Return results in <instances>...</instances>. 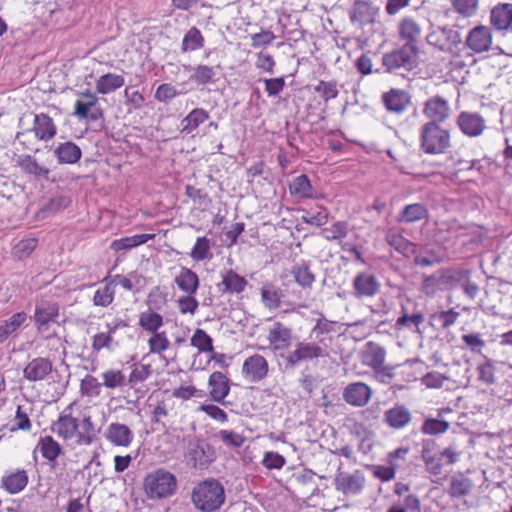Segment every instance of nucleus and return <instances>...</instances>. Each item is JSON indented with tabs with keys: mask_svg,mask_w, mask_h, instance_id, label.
<instances>
[{
	"mask_svg": "<svg viewBox=\"0 0 512 512\" xmlns=\"http://www.w3.org/2000/svg\"><path fill=\"white\" fill-rule=\"evenodd\" d=\"M73 404L66 407L56 421L53 422L51 430L64 441L75 440L79 446H89L98 437L99 430L96 428L91 416H84L80 422L72 416Z\"/></svg>",
	"mask_w": 512,
	"mask_h": 512,
	"instance_id": "nucleus-1",
	"label": "nucleus"
},
{
	"mask_svg": "<svg viewBox=\"0 0 512 512\" xmlns=\"http://www.w3.org/2000/svg\"><path fill=\"white\" fill-rule=\"evenodd\" d=\"M419 147L427 155L446 153L451 147L450 131L436 121L424 123L419 128Z\"/></svg>",
	"mask_w": 512,
	"mask_h": 512,
	"instance_id": "nucleus-2",
	"label": "nucleus"
},
{
	"mask_svg": "<svg viewBox=\"0 0 512 512\" xmlns=\"http://www.w3.org/2000/svg\"><path fill=\"white\" fill-rule=\"evenodd\" d=\"M195 507L202 512H214L223 505L225 492L222 484L215 479L198 483L191 495Z\"/></svg>",
	"mask_w": 512,
	"mask_h": 512,
	"instance_id": "nucleus-3",
	"label": "nucleus"
},
{
	"mask_svg": "<svg viewBox=\"0 0 512 512\" xmlns=\"http://www.w3.org/2000/svg\"><path fill=\"white\" fill-rule=\"evenodd\" d=\"M328 344L319 339L314 341H299L295 344L294 350L287 355L280 353L284 358L287 367H296L301 362L312 361L314 359L324 358L328 356Z\"/></svg>",
	"mask_w": 512,
	"mask_h": 512,
	"instance_id": "nucleus-4",
	"label": "nucleus"
},
{
	"mask_svg": "<svg viewBox=\"0 0 512 512\" xmlns=\"http://www.w3.org/2000/svg\"><path fill=\"white\" fill-rule=\"evenodd\" d=\"M176 485L175 476L163 469L149 473L144 480L145 491L152 499H160L172 495L176 489Z\"/></svg>",
	"mask_w": 512,
	"mask_h": 512,
	"instance_id": "nucleus-5",
	"label": "nucleus"
},
{
	"mask_svg": "<svg viewBox=\"0 0 512 512\" xmlns=\"http://www.w3.org/2000/svg\"><path fill=\"white\" fill-rule=\"evenodd\" d=\"M426 39L429 45L451 54H457L462 44L460 32L450 26H438L432 29Z\"/></svg>",
	"mask_w": 512,
	"mask_h": 512,
	"instance_id": "nucleus-6",
	"label": "nucleus"
},
{
	"mask_svg": "<svg viewBox=\"0 0 512 512\" xmlns=\"http://www.w3.org/2000/svg\"><path fill=\"white\" fill-rule=\"evenodd\" d=\"M417 52L416 45L404 44L398 49L385 53L382 57V64L388 72H393L400 68L411 69Z\"/></svg>",
	"mask_w": 512,
	"mask_h": 512,
	"instance_id": "nucleus-7",
	"label": "nucleus"
},
{
	"mask_svg": "<svg viewBox=\"0 0 512 512\" xmlns=\"http://www.w3.org/2000/svg\"><path fill=\"white\" fill-rule=\"evenodd\" d=\"M365 476L362 471L352 473L338 471L334 477V486L338 492L345 496H356L362 493L365 486Z\"/></svg>",
	"mask_w": 512,
	"mask_h": 512,
	"instance_id": "nucleus-8",
	"label": "nucleus"
},
{
	"mask_svg": "<svg viewBox=\"0 0 512 512\" xmlns=\"http://www.w3.org/2000/svg\"><path fill=\"white\" fill-rule=\"evenodd\" d=\"M58 317L59 305L57 302L42 300L36 304L33 319L40 334H47L51 325L57 323Z\"/></svg>",
	"mask_w": 512,
	"mask_h": 512,
	"instance_id": "nucleus-9",
	"label": "nucleus"
},
{
	"mask_svg": "<svg viewBox=\"0 0 512 512\" xmlns=\"http://www.w3.org/2000/svg\"><path fill=\"white\" fill-rule=\"evenodd\" d=\"M460 131L468 137L474 138L481 136L486 130V120L477 112H461L456 120Z\"/></svg>",
	"mask_w": 512,
	"mask_h": 512,
	"instance_id": "nucleus-10",
	"label": "nucleus"
},
{
	"mask_svg": "<svg viewBox=\"0 0 512 512\" xmlns=\"http://www.w3.org/2000/svg\"><path fill=\"white\" fill-rule=\"evenodd\" d=\"M186 458L194 468L202 470L214 461L215 453L209 444L195 442L189 444Z\"/></svg>",
	"mask_w": 512,
	"mask_h": 512,
	"instance_id": "nucleus-11",
	"label": "nucleus"
},
{
	"mask_svg": "<svg viewBox=\"0 0 512 512\" xmlns=\"http://www.w3.org/2000/svg\"><path fill=\"white\" fill-rule=\"evenodd\" d=\"M269 372V364L265 357L260 354H253L245 359L242 365V375L251 382L262 381Z\"/></svg>",
	"mask_w": 512,
	"mask_h": 512,
	"instance_id": "nucleus-12",
	"label": "nucleus"
},
{
	"mask_svg": "<svg viewBox=\"0 0 512 512\" xmlns=\"http://www.w3.org/2000/svg\"><path fill=\"white\" fill-rule=\"evenodd\" d=\"M423 114L429 121L444 123L451 114L449 101L440 95L432 96L424 103Z\"/></svg>",
	"mask_w": 512,
	"mask_h": 512,
	"instance_id": "nucleus-13",
	"label": "nucleus"
},
{
	"mask_svg": "<svg viewBox=\"0 0 512 512\" xmlns=\"http://www.w3.org/2000/svg\"><path fill=\"white\" fill-rule=\"evenodd\" d=\"M352 287L356 298H372L379 293L381 284L372 273L361 272L354 277Z\"/></svg>",
	"mask_w": 512,
	"mask_h": 512,
	"instance_id": "nucleus-14",
	"label": "nucleus"
},
{
	"mask_svg": "<svg viewBox=\"0 0 512 512\" xmlns=\"http://www.w3.org/2000/svg\"><path fill=\"white\" fill-rule=\"evenodd\" d=\"M269 348L275 354L287 350L292 341V330L281 322H275L268 330Z\"/></svg>",
	"mask_w": 512,
	"mask_h": 512,
	"instance_id": "nucleus-15",
	"label": "nucleus"
},
{
	"mask_svg": "<svg viewBox=\"0 0 512 512\" xmlns=\"http://www.w3.org/2000/svg\"><path fill=\"white\" fill-rule=\"evenodd\" d=\"M465 45L474 53L489 51L492 45L490 28L479 25L471 29L465 39Z\"/></svg>",
	"mask_w": 512,
	"mask_h": 512,
	"instance_id": "nucleus-16",
	"label": "nucleus"
},
{
	"mask_svg": "<svg viewBox=\"0 0 512 512\" xmlns=\"http://www.w3.org/2000/svg\"><path fill=\"white\" fill-rule=\"evenodd\" d=\"M104 437L113 446L128 448L134 440V433L129 426L112 422L107 426Z\"/></svg>",
	"mask_w": 512,
	"mask_h": 512,
	"instance_id": "nucleus-17",
	"label": "nucleus"
},
{
	"mask_svg": "<svg viewBox=\"0 0 512 512\" xmlns=\"http://www.w3.org/2000/svg\"><path fill=\"white\" fill-rule=\"evenodd\" d=\"M372 396L371 388L364 382H354L348 384L342 393V397L346 403L355 406H365Z\"/></svg>",
	"mask_w": 512,
	"mask_h": 512,
	"instance_id": "nucleus-18",
	"label": "nucleus"
},
{
	"mask_svg": "<svg viewBox=\"0 0 512 512\" xmlns=\"http://www.w3.org/2000/svg\"><path fill=\"white\" fill-rule=\"evenodd\" d=\"M52 369V362L48 358L37 357L25 366L23 377L29 382L43 381L51 374Z\"/></svg>",
	"mask_w": 512,
	"mask_h": 512,
	"instance_id": "nucleus-19",
	"label": "nucleus"
},
{
	"mask_svg": "<svg viewBox=\"0 0 512 512\" xmlns=\"http://www.w3.org/2000/svg\"><path fill=\"white\" fill-rule=\"evenodd\" d=\"M210 398L217 403L224 404L230 392V379L220 371L213 372L208 379Z\"/></svg>",
	"mask_w": 512,
	"mask_h": 512,
	"instance_id": "nucleus-20",
	"label": "nucleus"
},
{
	"mask_svg": "<svg viewBox=\"0 0 512 512\" xmlns=\"http://www.w3.org/2000/svg\"><path fill=\"white\" fill-rule=\"evenodd\" d=\"M221 276L222 280L217 288L222 294H240L248 285V281L232 269L224 271Z\"/></svg>",
	"mask_w": 512,
	"mask_h": 512,
	"instance_id": "nucleus-21",
	"label": "nucleus"
},
{
	"mask_svg": "<svg viewBox=\"0 0 512 512\" xmlns=\"http://www.w3.org/2000/svg\"><path fill=\"white\" fill-rule=\"evenodd\" d=\"M97 102L96 93L86 90L80 93V98L76 100L73 114L80 119L96 120L98 115L93 113L92 110L96 107Z\"/></svg>",
	"mask_w": 512,
	"mask_h": 512,
	"instance_id": "nucleus-22",
	"label": "nucleus"
},
{
	"mask_svg": "<svg viewBox=\"0 0 512 512\" xmlns=\"http://www.w3.org/2000/svg\"><path fill=\"white\" fill-rule=\"evenodd\" d=\"M29 482L27 471L24 469H17L15 471L7 472L1 479V486L9 494H18L22 492Z\"/></svg>",
	"mask_w": 512,
	"mask_h": 512,
	"instance_id": "nucleus-23",
	"label": "nucleus"
},
{
	"mask_svg": "<svg viewBox=\"0 0 512 512\" xmlns=\"http://www.w3.org/2000/svg\"><path fill=\"white\" fill-rule=\"evenodd\" d=\"M386 359V350L384 347L379 344L369 341L365 344L363 353H362V363L373 369H378L383 364H385Z\"/></svg>",
	"mask_w": 512,
	"mask_h": 512,
	"instance_id": "nucleus-24",
	"label": "nucleus"
},
{
	"mask_svg": "<svg viewBox=\"0 0 512 512\" xmlns=\"http://www.w3.org/2000/svg\"><path fill=\"white\" fill-rule=\"evenodd\" d=\"M33 131L37 139L49 141L55 137L57 128L50 116L40 113L34 116Z\"/></svg>",
	"mask_w": 512,
	"mask_h": 512,
	"instance_id": "nucleus-25",
	"label": "nucleus"
},
{
	"mask_svg": "<svg viewBox=\"0 0 512 512\" xmlns=\"http://www.w3.org/2000/svg\"><path fill=\"white\" fill-rule=\"evenodd\" d=\"M383 103L387 110L401 114L410 104V96L401 89H391L383 95Z\"/></svg>",
	"mask_w": 512,
	"mask_h": 512,
	"instance_id": "nucleus-26",
	"label": "nucleus"
},
{
	"mask_svg": "<svg viewBox=\"0 0 512 512\" xmlns=\"http://www.w3.org/2000/svg\"><path fill=\"white\" fill-rule=\"evenodd\" d=\"M289 192L296 199H317L318 195L312 187L307 175L295 177L289 184Z\"/></svg>",
	"mask_w": 512,
	"mask_h": 512,
	"instance_id": "nucleus-27",
	"label": "nucleus"
},
{
	"mask_svg": "<svg viewBox=\"0 0 512 512\" xmlns=\"http://www.w3.org/2000/svg\"><path fill=\"white\" fill-rule=\"evenodd\" d=\"M175 284L178 289L185 294H196L200 280L198 275L187 267H181L179 273L175 276Z\"/></svg>",
	"mask_w": 512,
	"mask_h": 512,
	"instance_id": "nucleus-28",
	"label": "nucleus"
},
{
	"mask_svg": "<svg viewBox=\"0 0 512 512\" xmlns=\"http://www.w3.org/2000/svg\"><path fill=\"white\" fill-rule=\"evenodd\" d=\"M210 118L209 112L203 108H195L181 120V133L193 135L200 125Z\"/></svg>",
	"mask_w": 512,
	"mask_h": 512,
	"instance_id": "nucleus-29",
	"label": "nucleus"
},
{
	"mask_svg": "<svg viewBox=\"0 0 512 512\" xmlns=\"http://www.w3.org/2000/svg\"><path fill=\"white\" fill-rule=\"evenodd\" d=\"M54 155L59 164H75L81 159L82 151L78 145L67 141L54 149Z\"/></svg>",
	"mask_w": 512,
	"mask_h": 512,
	"instance_id": "nucleus-30",
	"label": "nucleus"
},
{
	"mask_svg": "<svg viewBox=\"0 0 512 512\" xmlns=\"http://www.w3.org/2000/svg\"><path fill=\"white\" fill-rule=\"evenodd\" d=\"M398 33L405 44L415 45L421 36L422 28L414 18L405 17L398 25Z\"/></svg>",
	"mask_w": 512,
	"mask_h": 512,
	"instance_id": "nucleus-31",
	"label": "nucleus"
},
{
	"mask_svg": "<svg viewBox=\"0 0 512 512\" xmlns=\"http://www.w3.org/2000/svg\"><path fill=\"white\" fill-rule=\"evenodd\" d=\"M125 78L121 74L106 73L101 75L95 84L96 92L107 95L123 87Z\"/></svg>",
	"mask_w": 512,
	"mask_h": 512,
	"instance_id": "nucleus-32",
	"label": "nucleus"
},
{
	"mask_svg": "<svg viewBox=\"0 0 512 512\" xmlns=\"http://www.w3.org/2000/svg\"><path fill=\"white\" fill-rule=\"evenodd\" d=\"M491 23L497 30H507L512 26V4H499L491 11Z\"/></svg>",
	"mask_w": 512,
	"mask_h": 512,
	"instance_id": "nucleus-33",
	"label": "nucleus"
},
{
	"mask_svg": "<svg viewBox=\"0 0 512 512\" xmlns=\"http://www.w3.org/2000/svg\"><path fill=\"white\" fill-rule=\"evenodd\" d=\"M385 422L394 429H401L411 421V413L404 406H395L384 414Z\"/></svg>",
	"mask_w": 512,
	"mask_h": 512,
	"instance_id": "nucleus-34",
	"label": "nucleus"
},
{
	"mask_svg": "<svg viewBox=\"0 0 512 512\" xmlns=\"http://www.w3.org/2000/svg\"><path fill=\"white\" fill-rule=\"evenodd\" d=\"M387 243L393 247L398 253L402 254L405 257H410L411 255H415L416 245L403 237L401 234L396 233L395 231H388L386 235Z\"/></svg>",
	"mask_w": 512,
	"mask_h": 512,
	"instance_id": "nucleus-35",
	"label": "nucleus"
},
{
	"mask_svg": "<svg viewBox=\"0 0 512 512\" xmlns=\"http://www.w3.org/2000/svg\"><path fill=\"white\" fill-rule=\"evenodd\" d=\"M139 326L146 332L155 333L164 325V318L153 309H147L139 314Z\"/></svg>",
	"mask_w": 512,
	"mask_h": 512,
	"instance_id": "nucleus-36",
	"label": "nucleus"
},
{
	"mask_svg": "<svg viewBox=\"0 0 512 512\" xmlns=\"http://www.w3.org/2000/svg\"><path fill=\"white\" fill-rule=\"evenodd\" d=\"M155 238V234H136L116 239L111 243V249L118 252L122 250H129L145 244L149 240Z\"/></svg>",
	"mask_w": 512,
	"mask_h": 512,
	"instance_id": "nucleus-37",
	"label": "nucleus"
},
{
	"mask_svg": "<svg viewBox=\"0 0 512 512\" xmlns=\"http://www.w3.org/2000/svg\"><path fill=\"white\" fill-rule=\"evenodd\" d=\"M428 216L426 207L420 203L406 205L397 216L400 223H412Z\"/></svg>",
	"mask_w": 512,
	"mask_h": 512,
	"instance_id": "nucleus-38",
	"label": "nucleus"
},
{
	"mask_svg": "<svg viewBox=\"0 0 512 512\" xmlns=\"http://www.w3.org/2000/svg\"><path fill=\"white\" fill-rule=\"evenodd\" d=\"M17 163L24 172L33 175L36 178L47 179L49 176L50 170L44 166H41L31 155L21 156L17 160Z\"/></svg>",
	"mask_w": 512,
	"mask_h": 512,
	"instance_id": "nucleus-39",
	"label": "nucleus"
},
{
	"mask_svg": "<svg viewBox=\"0 0 512 512\" xmlns=\"http://www.w3.org/2000/svg\"><path fill=\"white\" fill-rule=\"evenodd\" d=\"M103 286L99 287L94 294L93 304L98 307H108L115 298V289L110 281V276L102 281Z\"/></svg>",
	"mask_w": 512,
	"mask_h": 512,
	"instance_id": "nucleus-40",
	"label": "nucleus"
},
{
	"mask_svg": "<svg viewBox=\"0 0 512 512\" xmlns=\"http://www.w3.org/2000/svg\"><path fill=\"white\" fill-rule=\"evenodd\" d=\"M473 487L472 480L462 473L456 474L452 476L450 487H449V495L453 498H460L462 496L468 495Z\"/></svg>",
	"mask_w": 512,
	"mask_h": 512,
	"instance_id": "nucleus-41",
	"label": "nucleus"
},
{
	"mask_svg": "<svg viewBox=\"0 0 512 512\" xmlns=\"http://www.w3.org/2000/svg\"><path fill=\"white\" fill-rule=\"evenodd\" d=\"M102 385L107 389H120L127 385V378L122 370L110 368L100 375Z\"/></svg>",
	"mask_w": 512,
	"mask_h": 512,
	"instance_id": "nucleus-42",
	"label": "nucleus"
},
{
	"mask_svg": "<svg viewBox=\"0 0 512 512\" xmlns=\"http://www.w3.org/2000/svg\"><path fill=\"white\" fill-rule=\"evenodd\" d=\"M443 260L444 253L441 250L425 247L415 254L414 263L421 267H429L441 263Z\"/></svg>",
	"mask_w": 512,
	"mask_h": 512,
	"instance_id": "nucleus-43",
	"label": "nucleus"
},
{
	"mask_svg": "<svg viewBox=\"0 0 512 512\" xmlns=\"http://www.w3.org/2000/svg\"><path fill=\"white\" fill-rule=\"evenodd\" d=\"M37 449L48 461L56 460L62 452L60 444L52 436L41 437L38 441Z\"/></svg>",
	"mask_w": 512,
	"mask_h": 512,
	"instance_id": "nucleus-44",
	"label": "nucleus"
},
{
	"mask_svg": "<svg viewBox=\"0 0 512 512\" xmlns=\"http://www.w3.org/2000/svg\"><path fill=\"white\" fill-rule=\"evenodd\" d=\"M205 39L201 31L196 28H190L184 35L181 44L182 52H192L203 48Z\"/></svg>",
	"mask_w": 512,
	"mask_h": 512,
	"instance_id": "nucleus-45",
	"label": "nucleus"
},
{
	"mask_svg": "<svg viewBox=\"0 0 512 512\" xmlns=\"http://www.w3.org/2000/svg\"><path fill=\"white\" fill-rule=\"evenodd\" d=\"M282 293L279 288L271 283L261 287V300L264 306L270 310L278 309L281 305Z\"/></svg>",
	"mask_w": 512,
	"mask_h": 512,
	"instance_id": "nucleus-46",
	"label": "nucleus"
},
{
	"mask_svg": "<svg viewBox=\"0 0 512 512\" xmlns=\"http://www.w3.org/2000/svg\"><path fill=\"white\" fill-rule=\"evenodd\" d=\"M26 319L27 314L25 312H18L2 322L0 324V343L4 342L13 332L20 328Z\"/></svg>",
	"mask_w": 512,
	"mask_h": 512,
	"instance_id": "nucleus-47",
	"label": "nucleus"
},
{
	"mask_svg": "<svg viewBox=\"0 0 512 512\" xmlns=\"http://www.w3.org/2000/svg\"><path fill=\"white\" fill-rule=\"evenodd\" d=\"M291 273L295 282L303 289H311L315 282V275L311 272L309 265L305 262L294 266Z\"/></svg>",
	"mask_w": 512,
	"mask_h": 512,
	"instance_id": "nucleus-48",
	"label": "nucleus"
},
{
	"mask_svg": "<svg viewBox=\"0 0 512 512\" xmlns=\"http://www.w3.org/2000/svg\"><path fill=\"white\" fill-rule=\"evenodd\" d=\"M216 70L212 66L199 64L193 68L190 80L197 85H207L214 81Z\"/></svg>",
	"mask_w": 512,
	"mask_h": 512,
	"instance_id": "nucleus-49",
	"label": "nucleus"
},
{
	"mask_svg": "<svg viewBox=\"0 0 512 512\" xmlns=\"http://www.w3.org/2000/svg\"><path fill=\"white\" fill-rule=\"evenodd\" d=\"M314 92L325 102L335 99L339 95L338 84L334 80H319L314 86Z\"/></svg>",
	"mask_w": 512,
	"mask_h": 512,
	"instance_id": "nucleus-50",
	"label": "nucleus"
},
{
	"mask_svg": "<svg viewBox=\"0 0 512 512\" xmlns=\"http://www.w3.org/2000/svg\"><path fill=\"white\" fill-rule=\"evenodd\" d=\"M190 257L197 262L211 259V241L206 236L198 237L191 249Z\"/></svg>",
	"mask_w": 512,
	"mask_h": 512,
	"instance_id": "nucleus-51",
	"label": "nucleus"
},
{
	"mask_svg": "<svg viewBox=\"0 0 512 512\" xmlns=\"http://www.w3.org/2000/svg\"><path fill=\"white\" fill-rule=\"evenodd\" d=\"M425 317L424 314L420 311H417L411 315L406 313L404 307H402V315L396 320L395 328H415V331H419V326L424 322Z\"/></svg>",
	"mask_w": 512,
	"mask_h": 512,
	"instance_id": "nucleus-52",
	"label": "nucleus"
},
{
	"mask_svg": "<svg viewBox=\"0 0 512 512\" xmlns=\"http://www.w3.org/2000/svg\"><path fill=\"white\" fill-rule=\"evenodd\" d=\"M387 512H421V503L415 494H407L399 503L392 505Z\"/></svg>",
	"mask_w": 512,
	"mask_h": 512,
	"instance_id": "nucleus-53",
	"label": "nucleus"
},
{
	"mask_svg": "<svg viewBox=\"0 0 512 512\" xmlns=\"http://www.w3.org/2000/svg\"><path fill=\"white\" fill-rule=\"evenodd\" d=\"M336 326L337 322L330 321L324 317H321L320 319L317 320L315 326L312 328L310 332V337H313L318 342L320 339L327 343L326 338L324 336L329 333L336 332Z\"/></svg>",
	"mask_w": 512,
	"mask_h": 512,
	"instance_id": "nucleus-54",
	"label": "nucleus"
},
{
	"mask_svg": "<svg viewBox=\"0 0 512 512\" xmlns=\"http://www.w3.org/2000/svg\"><path fill=\"white\" fill-rule=\"evenodd\" d=\"M349 226L347 222L338 221L330 227L324 228L321 235L328 241H341L348 235Z\"/></svg>",
	"mask_w": 512,
	"mask_h": 512,
	"instance_id": "nucleus-55",
	"label": "nucleus"
},
{
	"mask_svg": "<svg viewBox=\"0 0 512 512\" xmlns=\"http://www.w3.org/2000/svg\"><path fill=\"white\" fill-rule=\"evenodd\" d=\"M151 337L148 339L149 352L152 354H161L166 351L170 346L166 331H157L151 333Z\"/></svg>",
	"mask_w": 512,
	"mask_h": 512,
	"instance_id": "nucleus-56",
	"label": "nucleus"
},
{
	"mask_svg": "<svg viewBox=\"0 0 512 512\" xmlns=\"http://www.w3.org/2000/svg\"><path fill=\"white\" fill-rule=\"evenodd\" d=\"M445 290L439 271L423 279L422 291L425 295L433 297L438 291Z\"/></svg>",
	"mask_w": 512,
	"mask_h": 512,
	"instance_id": "nucleus-57",
	"label": "nucleus"
},
{
	"mask_svg": "<svg viewBox=\"0 0 512 512\" xmlns=\"http://www.w3.org/2000/svg\"><path fill=\"white\" fill-rule=\"evenodd\" d=\"M191 345L197 348L200 353L213 351L212 338L200 328L196 329L191 337Z\"/></svg>",
	"mask_w": 512,
	"mask_h": 512,
	"instance_id": "nucleus-58",
	"label": "nucleus"
},
{
	"mask_svg": "<svg viewBox=\"0 0 512 512\" xmlns=\"http://www.w3.org/2000/svg\"><path fill=\"white\" fill-rule=\"evenodd\" d=\"M38 240L34 237H29L19 241L13 248V254L18 259H25L29 257L36 249Z\"/></svg>",
	"mask_w": 512,
	"mask_h": 512,
	"instance_id": "nucleus-59",
	"label": "nucleus"
},
{
	"mask_svg": "<svg viewBox=\"0 0 512 512\" xmlns=\"http://www.w3.org/2000/svg\"><path fill=\"white\" fill-rule=\"evenodd\" d=\"M449 428L447 421L429 418L423 422L421 431L426 435H438L447 432Z\"/></svg>",
	"mask_w": 512,
	"mask_h": 512,
	"instance_id": "nucleus-60",
	"label": "nucleus"
},
{
	"mask_svg": "<svg viewBox=\"0 0 512 512\" xmlns=\"http://www.w3.org/2000/svg\"><path fill=\"white\" fill-rule=\"evenodd\" d=\"M31 428H32V424H31L27 409H25L24 406L19 405L17 407L16 414L13 419V425L10 428V431L11 432H15L18 430L30 431Z\"/></svg>",
	"mask_w": 512,
	"mask_h": 512,
	"instance_id": "nucleus-61",
	"label": "nucleus"
},
{
	"mask_svg": "<svg viewBox=\"0 0 512 512\" xmlns=\"http://www.w3.org/2000/svg\"><path fill=\"white\" fill-rule=\"evenodd\" d=\"M151 373L152 369L150 364H134L127 383H129L131 386H134L135 384L148 379Z\"/></svg>",
	"mask_w": 512,
	"mask_h": 512,
	"instance_id": "nucleus-62",
	"label": "nucleus"
},
{
	"mask_svg": "<svg viewBox=\"0 0 512 512\" xmlns=\"http://www.w3.org/2000/svg\"><path fill=\"white\" fill-rule=\"evenodd\" d=\"M302 219L307 224L319 227L327 223L328 211L323 207H319L316 210L305 211Z\"/></svg>",
	"mask_w": 512,
	"mask_h": 512,
	"instance_id": "nucleus-63",
	"label": "nucleus"
},
{
	"mask_svg": "<svg viewBox=\"0 0 512 512\" xmlns=\"http://www.w3.org/2000/svg\"><path fill=\"white\" fill-rule=\"evenodd\" d=\"M177 307L181 314L194 315L199 307V302L195 298V294H185L180 296L177 301Z\"/></svg>",
	"mask_w": 512,
	"mask_h": 512,
	"instance_id": "nucleus-64",
	"label": "nucleus"
}]
</instances>
